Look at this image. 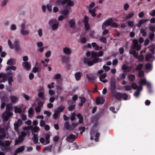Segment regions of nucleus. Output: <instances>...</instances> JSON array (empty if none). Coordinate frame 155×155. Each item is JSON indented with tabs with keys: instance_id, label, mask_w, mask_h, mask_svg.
Segmentation results:
<instances>
[{
	"instance_id": "obj_1",
	"label": "nucleus",
	"mask_w": 155,
	"mask_h": 155,
	"mask_svg": "<svg viewBox=\"0 0 155 155\" xmlns=\"http://www.w3.org/2000/svg\"><path fill=\"white\" fill-rule=\"evenodd\" d=\"M103 54V52L102 51L92 52L91 54L88 52L87 54V57L83 58V62L89 66H91L94 63L101 61L102 59L98 57L101 56Z\"/></svg>"
},
{
	"instance_id": "obj_2",
	"label": "nucleus",
	"mask_w": 155,
	"mask_h": 155,
	"mask_svg": "<svg viewBox=\"0 0 155 155\" xmlns=\"http://www.w3.org/2000/svg\"><path fill=\"white\" fill-rule=\"evenodd\" d=\"M13 74L11 72H8L7 74L0 73V82H4L8 81L9 85L11 86L12 83L14 81Z\"/></svg>"
},
{
	"instance_id": "obj_3",
	"label": "nucleus",
	"mask_w": 155,
	"mask_h": 155,
	"mask_svg": "<svg viewBox=\"0 0 155 155\" xmlns=\"http://www.w3.org/2000/svg\"><path fill=\"white\" fill-rule=\"evenodd\" d=\"M33 126L31 125L28 127H26L25 128L24 131L21 132H18V139L15 141V145H16L22 141L24 139V137L27 134L29 135L30 132L29 130L33 128Z\"/></svg>"
},
{
	"instance_id": "obj_4",
	"label": "nucleus",
	"mask_w": 155,
	"mask_h": 155,
	"mask_svg": "<svg viewBox=\"0 0 155 155\" xmlns=\"http://www.w3.org/2000/svg\"><path fill=\"white\" fill-rule=\"evenodd\" d=\"M12 105V104H9L7 105L6 110L5 111L3 114V118L5 121H7L10 116H12L13 113L10 111Z\"/></svg>"
},
{
	"instance_id": "obj_5",
	"label": "nucleus",
	"mask_w": 155,
	"mask_h": 155,
	"mask_svg": "<svg viewBox=\"0 0 155 155\" xmlns=\"http://www.w3.org/2000/svg\"><path fill=\"white\" fill-rule=\"evenodd\" d=\"M14 39V38L12 36H10V38L8 40V44L9 48L11 49L14 48L16 51H18L20 50V46L19 45L18 42L15 41L14 45H13L11 41Z\"/></svg>"
},
{
	"instance_id": "obj_6",
	"label": "nucleus",
	"mask_w": 155,
	"mask_h": 155,
	"mask_svg": "<svg viewBox=\"0 0 155 155\" xmlns=\"http://www.w3.org/2000/svg\"><path fill=\"white\" fill-rule=\"evenodd\" d=\"M97 72L100 75L99 80L101 82L103 83H106L108 82V80L105 79L107 76V74L105 73H103V70H99L97 71Z\"/></svg>"
},
{
	"instance_id": "obj_7",
	"label": "nucleus",
	"mask_w": 155,
	"mask_h": 155,
	"mask_svg": "<svg viewBox=\"0 0 155 155\" xmlns=\"http://www.w3.org/2000/svg\"><path fill=\"white\" fill-rule=\"evenodd\" d=\"M0 97L2 102L1 108L3 109L5 106V102L6 101L7 99V95L4 93L2 92L0 93Z\"/></svg>"
},
{
	"instance_id": "obj_8",
	"label": "nucleus",
	"mask_w": 155,
	"mask_h": 155,
	"mask_svg": "<svg viewBox=\"0 0 155 155\" xmlns=\"http://www.w3.org/2000/svg\"><path fill=\"white\" fill-rule=\"evenodd\" d=\"M10 145V143L9 141H7L5 143L0 140V148L3 151H6L9 150V148H6L5 147H8Z\"/></svg>"
},
{
	"instance_id": "obj_9",
	"label": "nucleus",
	"mask_w": 155,
	"mask_h": 155,
	"mask_svg": "<svg viewBox=\"0 0 155 155\" xmlns=\"http://www.w3.org/2000/svg\"><path fill=\"white\" fill-rule=\"evenodd\" d=\"M26 24L25 23H23L21 24V25L20 32L23 35L27 36L28 35L29 31L25 29Z\"/></svg>"
},
{
	"instance_id": "obj_10",
	"label": "nucleus",
	"mask_w": 155,
	"mask_h": 155,
	"mask_svg": "<svg viewBox=\"0 0 155 155\" xmlns=\"http://www.w3.org/2000/svg\"><path fill=\"white\" fill-rule=\"evenodd\" d=\"M61 4L62 5L66 4L69 7H72L74 5V1L71 0H59V4Z\"/></svg>"
},
{
	"instance_id": "obj_11",
	"label": "nucleus",
	"mask_w": 155,
	"mask_h": 155,
	"mask_svg": "<svg viewBox=\"0 0 155 155\" xmlns=\"http://www.w3.org/2000/svg\"><path fill=\"white\" fill-rule=\"evenodd\" d=\"M91 137L90 139L93 140L94 139L95 141H97L98 140V138L100 134L96 131L94 130H91L90 133Z\"/></svg>"
},
{
	"instance_id": "obj_12",
	"label": "nucleus",
	"mask_w": 155,
	"mask_h": 155,
	"mask_svg": "<svg viewBox=\"0 0 155 155\" xmlns=\"http://www.w3.org/2000/svg\"><path fill=\"white\" fill-rule=\"evenodd\" d=\"M48 24L50 25H51L52 29L54 30L57 28L58 25L57 22L55 19L50 20L48 22Z\"/></svg>"
},
{
	"instance_id": "obj_13",
	"label": "nucleus",
	"mask_w": 155,
	"mask_h": 155,
	"mask_svg": "<svg viewBox=\"0 0 155 155\" xmlns=\"http://www.w3.org/2000/svg\"><path fill=\"white\" fill-rule=\"evenodd\" d=\"M41 8L42 12H45L46 10L49 12L52 11V6L50 4L42 5L41 6Z\"/></svg>"
},
{
	"instance_id": "obj_14",
	"label": "nucleus",
	"mask_w": 155,
	"mask_h": 155,
	"mask_svg": "<svg viewBox=\"0 0 155 155\" xmlns=\"http://www.w3.org/2000/svg\"><path fill=\"white\" fill-rule=\"evenodd\" d=\"M110 88L112 93H114L116 89L115 80L114 78H111L110 80Z\"/></svg>"
},
{
	"instance_id": "obj_15",
	"label": "nucleus",
	"mask_w": 155,
	"mask_h": 155,
	"mask_svg": "<svg viewBox=\"0 0 155 155\" xmlns=\"http://www.w3.org/2000/svg\"><path fill=\"white\" fill-rule=\"evenodd\" d=\"M113 22L112 18H109L107 20L104 22L103 24L102 28L103 29H105L107 26L110 25Z\"/></svg>"
},
{
	"instance_id": "obj_16",
	"label": "nucleus",
	"mask_w": 155,
	"mask_h": 155,
	"mask_svg": "<svg viewBox=\"0 0 155 155\" xmlns=\"http://www.w3.org/2000/svg\"><path fill=\"white\" fill-rule=\"evenodd\" d=\"M133 44L131 46V49H134L135 48H136L137 50L138 51L140 49L141 45H139L138 43V41L136 40H134L133 41Z\"/></svg>"
},
{
	"instance_id": "obj_17",
	"label": "nucleus",
	"mask_w": 155,
	"mask_h": 155,
	"mask_svg": "<svg viewBox=\"0 0 155 155\" xmlns=\"http://www.w3.org/2000/svg\"><path fill=\"white\" fill-rule=\"evenodd\" d=\"M22 65L24 68L27 71L30 70L31 69V65L28 62H23L22 63Z\"/></svg>"
},
{
	"instance_id": "obj_18",
	"label": "nucleus",
	"mask_w": 155,
	"mask_h": 155,
	"mask_svg": "<svg viewBox=\"0 0 155 155\" xmlns=\"http://www.w3.org/2000/svg\"><path fill=\"white\" fill-rule=\"evenodd\" d=\"M6 136L5 129L4 128H1L0 127V140L4 139Z\"/></svg>"
},
{
	"instance_id": "obj_19",
	"label": "nucleus",
	"mask_w": 155,
	"mask_h": 155,
	"mask_svg": "<svg viewBox=\"0 0 155 155\" xmlns=\"http://www.w3.org/2000/svg\"><path fill=\"white\" fill-rule=\"evenodd\" d=\"M14 112L15 113L20 114L22 112L21 107L20 106H15L14 107Z\"/></svg>"
},
{
	"instance_id": "obj_20",
	"label": "nucleus",
	"mask_w": 155,
	"mask_h": 155,
	"mask_svg": "<svg viewBox=\"0 0 155 155\" xmlns=\"http://www.w3.org/2000/svg\"><path fill=\"white\" fill-rule=\"evenodd\" d=\"M146 60L147 61H153L154 59V57L150 54H148L146 56Z\"/></svg>"
},
{
	"instance_id": "obj_21",
	"label": "nucleus",
	"mask_w": 155,
	"mask_h": 155,
	"mask_svg": "<svg viewBox=\"0 0 155 155\" xmlns=\"http://www.w3.org/2000/svg\"><path fill=\"white\" fill-rule=\"evenodd\" d=\"M140 84L141 85H146L148 87H150V83L147 82L145 79H142L140 80Z\"/></svg>"
},
{
	"instance_id": "obj_22",
	"label": "nucleus",
	"mask_w": 155,
	"mask_h": 155,
	"mask_svg": "<svg viewBox=\"0 0 155 155\" xmlns=\"http://www.w3.org/2000/svg\"><path fill=\"white\" fill-rule=\"evenodd\" d=\"M149 20V19H141L139 21L138 23L136 24V25L138 27H140L141 25L145 23L146 21Z\"/></svg>"
},
{
	"instance_id": "obj_23",
	"label": "nucleus",
	"mask_w": 155,
	"mask_h": 155,
	"mask_svg": "<svg viewBox=\"0 0 155 155\" xmlns=\"http://www.w3.org/2000/svg\"><path fill=\"white\" fill-rule=\"evenodd\" d=\"M78 99V97L77 95H73L72 97V99L68 101L69 104H71L75 102Z\"/></svg>"
},
{
	"instance_id": "obj_24",
	"label": "nucleus",
	"mask_w": 155,
	"mask_h": 155,
	"mask_svg": "<svg viewBox=\"0 0 155 155\" xmlns=\"http://www.w3.org/2000/svg\"><path fill=\"white\" fill-rule=\"evenodd\" d=\"M96 8H94L93 9H88L89 13L91 15L92 17H95L96 16V14L95 13Z\"/></svg>"
},
{
	"instance_id": "obj_25",
	"label": "nucleus",
	"mask_w": 155,
	"mask_h": 155,
	"mask_svg": "<svg viewBox=\"0 0 155 155\" xmlns=\"http://www.w3.org/2000/svg\"><path fill=\"white\" fill-rule=\"evenodd\" d=\"M74 76L76 80L78 81L81 79L82 73L81 72H78L75 73Z\"/></svg>"
},
{
	"instance_id": "obj_26",
	"label": "nucleus",
	"mask_w": 155,
	"mask_h": 155,
	"mask_svg": "<svg viewBox=\"0 0 155 155\" xmlns=\"http://www.w3.org/2000/svg\"><path fill=\"white\" fill-rule=\"evenodd\" d=\"M75 138L76 137L73 134H71L69 135L67 138V140L68 142H72L74 141Z\"/></svg>"
},
{
	"instance_id": "obj_27",
	"label": "nucleus",
	"mask_w": 155,
	"mask_h": 155,
	"mask_svg": "<svg viewBox=\"0 0 155 155\" xmlns=\"http://www.w3.org/2000/svg\"><path fill=\"white\" fill-rule=\"evenodd\" d=\"M70 10V8H68L64 9L61 11V13L62 15L66 16L69 13Z\"/></svg>"
},
{
	"instance_id": "obj_28",
	"label": "nucleus",
	"mask_w": 155,
	"mask_h": 155,
	"mask_svg": "<svg viewBox=\"0 0 155 155\" xmlns=\"http://www.w3.org/2000/svg\"><path fill=\"white\" fill-rule=\"evenodd\" d=\"M105 101V99L103 97H101L98 98L96 100V103L97 104H103Z\"/></svg>"
},
{
	"instance_id": "obj_29",
	"label": "nucleus",
	"mask_w": 155,
	"mask_h": 155,
	"mask_svg": "<svg viewBox=\"0 0 155 155\" xmlns=\"http://www.w3.org/2000/svg\"><path fill=\"white\" fill-rule=\"evenodd\" d=\"M22 122L21 120H19L17 122H15L14 124V129L15 130H17L18 127L19 125L21 124Z\"/></svg>"
},
{
	"instance_id": "obj_30",
	"label": "nucleus",
	"mask_w": 155,
	"mask_h": 155,
	"mask_svg": "<svg viewBox=\"0 0 155 155\" xmlns=\"http://www.w3.org/2000/svg\"><path fill=\"white\" fill-rule=\"evenodd\" d=\"M142 87L141 86H139L137 89V91L134 94V96L136 97H138L140 94L139 91L142 90Z\"/></svg>"
},
{
	"instance_id": "obj_31",
	"label": "nucleus",
	"mask_w": 155,
	"mask_h": 155,
	"mask_svg": "<svg viewBox=\"0 0 155 155\" xmlns=\"http://www.w3.org/2000/svg\"><path fill=\"white\" fill-rule=\"evenodd\" d=\"M34 109L32 107L29 108L28 110V116L29 117H31L34 115Z\"/></svg>"
},
{
	"instance_id": "obj_32",
	"label": "nucleus",
	"mask_w": 155,
	"mask_h": 155,
	"mask_svg": "<svg viewBox=\"0 0 155 155\" xmlns=\"http://www.w3.org/2000/svg\"><path fill=\"white\" fill-rule=\"evenodd\" d=\"M92 47L94 48L95 50H98L99 49H101L102 48V47H99V46L97 45V44L95 42H93L91 43Z\"/></svg>"
},
{
	"instance_id": "obj_33",
	"label": "nucleus",
	"mask_w": 155,
	"mask_h": 155,
	"mask_svg": "<svg viewBox=\"0 0 155 155\" xmlns=\"http://www.w3.org/2000/svg\"><path fill=\"white\" fill-rule=\"evenodd\" d=\"M43 87H41L40 90V91L38 92V95L40 98L42 99H44V93L43 92L40 91H43Z\"/></svg>"
},
{
	"instance_id": "obj_34",
	"label": "nucleus",
	"mask_w": 155,
	"mask_h": 155,
	"mask_svg": "<svg viewBox=\"0 0 155 155\" xmlns=\"http://www.w3.org/2000/svg\"><path fill=\"white\" fill-rule=\"evenodd\" d=\"M134 13L133 12H131L124 16L126 19H129L132 18L134 15Z\"/></svg>"
},
{
	"instance_id": "obj_35",
	"label": "nucleus",
	"mask_w": 155,
	"mask_h": 155,
	"mask_svg": "<svg viewBox=\"0 0 155 155\" xmlns=\"http://www.w3.org/2000/svg\"><path fill=\"white\" fill-rule=\"evenodd\" d=\"M10 99L12 103H15L18 101V98L16 96H12L10 97Z\"/></svg>"
},
{
	"instance_id": "obj_36",
	"label": "nucleus",
	"mask_w": 155,
	"mask_h": 155,
	"mask_svg": "<svg viewBox=\"0 0 155 155\" xmlns=\"http://www.w3.org/2000/svg\"><path fill=\"white\" fill-rule=\"evenodd\" d=\"M64 52L66 54H70L71 53V51L69 48L66 47L63 49Z\"/></svg>"
},
{
	"instance_id": "obj_37",
	"label": "nucleus",
	"mask_w": 155,
	"mask_h": 155,
	"mask_svg": "<svg viewBox=\"0 0 155 155\" xmlns=\"http://www.w3.org/2000/svg\"><path fill=\"white\" fill-rule=\"evenodd\" d=\"M129 53L130 54H133L136 58H138L139 56L138 53L136 51L131 50L130 51Z\"/></svg>"
},
{
	"instance_id": "obj_38",
	"label": "nucleus",
	"mask_w": 155,
	"mask_h": 155,
	"mask_svg": "<svg viewBox=\"0 0 155 155\" xmlns=\"http://www.w3.org/2000/svg\"><path fill=\"white\" fill-rule=\"evenodd\" d=\"M25 149V147L24 146H22L19 147L15 151L16 153H20L22 152Z\"/></svg>"
},
{
	"instance_id": "obj_39",
	"label": "nucleus",
	"mask_w": 155,
	"mask_h": 155,
	"mask_svg": "<svg viewBox=\"0 0 155 155\" xmlns=\"http://www.w3.org/2000/svg\"><path fill=\"white\" fill-rule=\"evenodd\" d=\"M10 29L12 31H15L17 29V26L15 24H12L10 26Z\"/></svg>"
},
{
	"instance_id": "obj_40",
	"label": "nucleus",
	"mask_w": 155,
	"mask_h": 155,
	"mask_svg": "<svg viewBox=\"0 0 155 155\" xmlns=\"http://www.w3.org/2000/svg\"><path fill=\"white\" fill-rule=\"evenodd\" d=\"M50 136V135L48 134H45V138L46 139L45 143L46 144H48L50 143L49 138Z\"/></svg>"
},
{
	"instance_id": "obj_41",
	"label": "nucleus",
	"mask_w": 155,
	"mask_h": 155,
	"mask_svg": "<svg viewBox=\"0 0 155 155\" xmlns=\"http://www.w3.org/2000/svg\"><path fill=\"white\" fill-rule=\"evenodd\" d=\"M69 24L70 27L73 28L75 25V21L74 20H69Z\"/></svg>"
},
{
	"instance_id": "obj_42",
	"label": "nucleus",
	"mask_w": 155,
	"mask_h": 155,
	"mask_svg": "<svg viewBox=\"0 0 155 155\" xmlns=\"http://www.w3.org/2000/svg\"><path fill=\"white\" fill-rule=\"evenodd\" d=\"M38 136L37 134H34L33 135V141L35 143H38Z\"/></svg>"
},
{
	"instance_id": "obj_43",
	"label": "nucleus",
	"mask_w": 155,
	"mask_h": 155,
	"mask_svg": "<svg viewBox=\"0 0 155 155\" xmlns=\"http://www.w3.org/2000/svg\"><path fill=\"white\" fill-rule=\"evenodd\" d=\"M10 69H11L15 71L16 69V67L15 66H12L11 67L7 66L5 69V70L6 71H8Z\"/></svg>"
},
{
	"instance_id": "obj_44",
	"label": "nucleus",
	"mask_w": 155,
	"mask_h": 155,
	"mask_svg": "<svg viewBox=\"0 0 155 155\" xmlns=\"http://www.w3.org/2000/svg\"><path fill=\"white\" fill-rule=\"evenodd\" d=\"M58 116V108H57L54 111V114L53 115L54 118L56 119Z\"/></svg>"
},
{
	"instance_id": "obj_45",
	"label": "nucleus",
	"mask_w": 155,
	"mask_h": 155,
	"mask_svg": "<svg viewBox=\"0 0 155 155\" xmlns=\"http://www.w3.org/2000/svg\"><path fill=\"white\" fill-rule=\"evenodd\" d=\"M15 61L13 58H11L9 59L7 62V64L9 65H12L13 64L14 62Z\"/></svg>"
},
{
	"instance_id": "obj_46",
	"label": "nucleus",
	"mask_w": 155,
	"mask_h": 155,
	"mask_svg": "<svg viewBox=\"0 0 155 155\" xmlns=\"http://www.w3.org/2000/svg\"><path fill=\"white\" fill-rule=\"evenodd\" d=\"M80 98L81 99V104H79V105L80 106H82V104L85 102V98L84 97V96H81V97H80Z\"/></svg>"
},
{
	"instance_id": "obj_47",
	"label": "nucleus",
	"mask_w": 155,
	"mask_h": 155,
	"mask_svg": "<svg viewBox=\"0 0 155 155\" xmlns=\"http://www.w3.org/2000/svg\"><path fill=\"white\" fill-rule=\"evenodd\" d=\"M145 68L146 69L149 71L151 70L152 68V65L150 63L147 64L145 66Z\"/></svg>"
},
{
	"instance_id": "obj_48",
	"label": "nucleus",
	"mask_w": 155,
	"mask_h": 155,
	"mask_svg": "<svg viewBox=\"0 0 155 155\" xmlns=\"http://www.w3.org/2000/svg\"><path fill=\"white\" fill-rule=\"evenodd\" d=\"M87 77L89 80L90 81H92L94 80V79L93 78V74H87Z\"/></svg>"
},
{
	"instance_id": "obj_49",
	"label": "nucleus",
	"mask_w": 155,
	"mask_h": 155,
	"mask_svg": "<svg viewBox=\"0 0 155 155\" xmlns=\"http://www.w3.org/2000/svg\"><path fill=\"white\" fill-rule=\"evenodd\" d=\"M113 95L118 99L122 97L121 94L118 92L116 93Z\"/></svg>"
},
{
	"instance_id": "obj_50",
	"label": "nucleus",
	"mask_w": 155,
	"mask_h": 155,
	"mask_svg": "<svg viewBox=\"0 0 155 155\" xmlns=\"http://www.w3.org/2000/svg\"><path fill=\"white\" fill-rule=\"evenodd\" d=\"M128 78L130 81H133L135 80V77L134 75L131 74L129 75Z\"/></svg>"
},
{
	"instance_id": "obj_51",
	"label": "nucleus",
	"mask_w": 155,
	"mask_h": 155,
	"mask_svg": "<svg viewBox=\"0 0 155 155\" xmlns=\"http://www.w3.org/2000/svg\"><path fill=\"white\" fill-rule=\"evenodd\" d=\"M77 116L79 119V123H82L83 122V118L82 116L80 114H78L77 115Z\"/></svg>"
},
{
	"instance_id": "obj_52",
	"label": "nucleus",
	"mask_w": 155,
	"mask_h": 155,
	"mask_svg": "<svg viewBox=\"0 0 155 155\" xmlns=\"http://www.w3.org/2000/svg\"><path fill=\"white\" fill-rule=\"evenodd\" d=\"M95 5V3L94 2H92L88 6H87V7L89 9H93V8L94 6Z\"/></svg>"
},
{
	"instance_id": "obj_53",
	"label": "nucleus",
	"mask_w": 155,
	"mask_h": 155,
	"mask_svg": "<svg viewBox=\"0 0 155 155\" xmlns=\"http://www.w3.org/2000/svg\"><path fill=\"white\" fill-rule=\"evenodd\" d=\"M9 0H3L1 3V6L4 7L6 5Z\"/></svg>"
},
{
	"instance_id": "obj_54",
	"label": "nucleus",
	"mask_w": 155,
	"mask_h": 155,
	"mask_svg": "<svg viewBox=\"0 0 155 155\" xmlns=\"http://www.w3.org/2000/svg\"><path fill=\"white\" fill-rule=\"evenodd\" d=\"M140 33L143 36H145L146 35V30L144 29L141 28L140 30Z\"/></svg>"
},
{
	"instance_id": "obj_55",
	"label": "nucleus",
	"mask_w": 155,
	"mask_h": 155,
	"mask_svg": "<svg viewBox=\"0 0 155 155\" xmlns=\"http://www.w3.org/2000/svg\"><path fill=\"white\" fill-rule=\"evenodd\" d=\"M39 130V128L38 126H35L32 131V133L33 132H38Z\"/></svg>"
},
{
	"instance_id": "obj_56",
	"label": "nucleus",
	"mask_w": 155,
	"mask_h": 155,
	"mask_svg": "<svg viewBox=\"0 0 155 155\" xmlns=\"http://www.w3.org/2000/svg\"><path fill=\"white\" fill-rule=\"evenodd\" d=\"M38 35L41 37L42 35V30L41 28H39L37 31Z\"/></svg>"
},
{
	"instance_id": "obj_57",
	"label": "nucleus",
	"mask_w": 155,
	"mask_h": 155,
	"mask_svg": "<svg viewBox=\"0 0 155 155\" xmlns=\"http://www.w3.org/2000/svg\"><path fill=\"white\" fill-rule=\"evenodd\" d=\"M127 23L128 26L130 27H132L134 25V21H129L127 22Z\"/></svg>"
},
{
	"instance_id": "obj_58",
	"label": "nucleus",
	"mask_w": 155,
	"mask_h": 155,
	"mask_svg": "<svg viewBox=\"0 0 155 155\" xmlns=\"http://www.w3.org/2000/svg\"><path fill=\"white\" fill-rule=\"evenodd\" d=\"M89 20V18L87 16H85L84 18V24L88 23V21Z\"/></svg>"
},
{
	"instance_id": "obj_59",
	"label": "nucleus",
	"mask_w": 155,
	"mask_h": 155,
	"mask_svg": "<svg viewBox=\"0 0 155 155\" xmlns=\"http://www.w3.org/2000/svg\"><path fill=\"white\" fill-rule=\"evenodd\" d=\"M52 147V146L51 145L45 147L44 149L45 150H48L50 151H51Z\"/></svg>"
},
{
	"instance_id": "obj_60",
	"label": "nucleus",
	"mask_w": 155,
	"mask_h": 155,
	"mask_svg": "<svg viewBox=\"0 0 155 155\" xmlns=\"http://www.w3.org/2000/svg\"><path fill=\"white\" fill-rule=\"evenodd\" d=\"M103 68L104 69L105 71H108L110 69V67H109L104 65L103 66Z\"/></svg>"
},
{
	"instance_id": "obj_61",
	"label": "nucleus",
	"mask_w": 155,
	"mask_h": 155,
	"mask_svg": "<svg viewBox=\"0 0 155 155\" xmlns=\"http://www.w3.org/2000/svg\"><path fill=\"white\" fill-rule=\"evenodd\" d=\"M39 68L37 67H34L32 69V72L35 73L39 71Z\"/></svg>"
},
{
	"instance_id": "obj_62",
	"label": "nucleus",
	"mask_w": 155,
	"mask_h": 155,
	"mask_svg": "<svg viewBox=\"0 0 155 155\" xmlns=\"http://www.w3.org/2000/svg\"><path fill=\"white\" fill-rule=\"evenodd\" d=\"M150 30L153 31L155 30V25H150L149 26Z\"/></svg>"
},
{
	"instance_id": "obj_63",
	"label": "nucleus",
	"mask_w": 155,
	"mask_h": 155,
	"mask_svg": "<svg viewBox=\"0 0 155 155\" xmlns=\"http://www.w3.org/2000/svg\"><path fill=\"white\" fill-rule=\"evenodd\" d=\"M149 14L152 16H154L155 15V10L154 9L150 11Z\"/></svg>"
},
{
	"instance_id": "obj_64",
	"label": "nucleus",
	"mask_w": 155,
	"mask_h": 155,
	"mask_svg": "<svg viewBox=\"0 0 155 155\" xmlns=\"http://www.w3.org/2000/svg\"><path fill=\"white\" fill-rule=\"evenodd\" d=\"M51 54V52L50 51H48L45 54V56L46 58H49Z\"/></svg>"
}]
</instances>
